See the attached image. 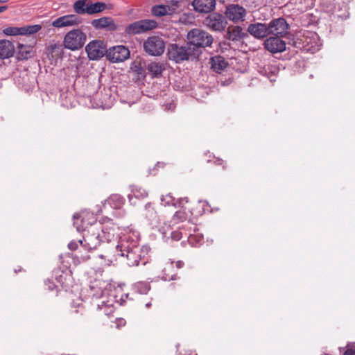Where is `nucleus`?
Here are the masks:
<instances>
[{
    "mask_svg": "<svg viewBox=\"0 0 355 355\" xmlns=\"http://www.w3.org/2000/svg\"><path fill=\"white\" fill-rule=\"evenodd\" d=\"M73 219L78 232H86L83 239L78 240L84 250L89 252L95 250L101 243L109 242L114 236V228L96 225V219L93 214L75 213Z\"/></svg>",
    "mask_w": 355,
    "mask_h": 355,
    "instance_id": "1",
    "label": "nucleus"
},
{
    "mask_svg": "<svg viewBox=\"0 0 355 355\" xmlns=\"http://www.w3.org/2000/svg\"><path fill=\"white\" fill-rule=\"evenodd\" d=\"M187 37L193 55H196L198 59L202 53L201 49L210 47L214 42V37L211 34L199 28L191 29L188 32Z\"/></svg>",
    "mask_w": 355,
    "mask_h": 355,
    "instance_id": "2",
    "label": "nucleus"
},
{
    "mask_svg": "<svg viewBox=\"0 0 355 355\" xmlns=\"http://www.w3.org/2000/svg\"><path fill=\"white\" fill-rule=\"evenodd\" d=\"M140 236L137 231L129 230L124 233L119 239L116 246L118 256L125 258L126 254L133 252L139 245Z\"/></svg>",
    "mask_w": 355,
    "mask_h": 355,
    "instance_id": "3",
    "label": "nucleus"
},
{
    "mask_svg": "<svg viewBox=\"0 0 355 355\" xmlns=\"http://www.w3.org/2000/svg\"><path fill=\"white\" fill-rule=\"evenodd\" d=\"M191 48L187 42L184 46L171 44L168 46L167 56L170 60L176 63H180L184 60L198 59L196 55H193Z\"/></svg>",
    "mask_w": 355,
    "mask_h": 355,
    "instance_id": "4",
    "label": "nucleus"
},
{
    "mask_svg": "<svg viewBox=\"0 0 355 355\" xmlns=\"http://www.w3.org/2000/svg\"><path fill=\"white\" fill-rule=\"evenodd\" d=\"M87 40V35L79 28L69 31L64 36L63 45L71 51L79 50L83 47Z\"/></svg>",
    "mask_w": 355,
    "mask_h": 355,
    "instance_id": "5",
    "label": "nucleus"
},
{
    "mask_svg": "<svg viewBox=\"0 0 355 355\" xmlns=\"http://www.w3.org/2000/svg\"><path fill=\"white\" fill-rule=\"evenodd\" d=\"M150 251V248L148 245H144L136 248L133 252L126 254V263L130 267L145 266L149 261Z\"/></svg>",
    "mask_w": 355,
    "mask_h": 355,
    "instance_id": "6",
    "label": "nucleus"
},
{
    "mask_svg": "<svg viewBox=\"0 0 355 355\" xmlns=\"http://www.w3.org/2000/svg\"><path fill=\"white\" fill-rule=\"evenodd\" d=\"M166 43L164 39L159 36L148 37L144 42V51L152 56H159L165 50Z\"/></svg>",
    "mask_w": 355,
    "mask_h": 355,
    "instance_id": "7",
    "label": "nucleus"
},
{
    "mask_svg": "<svg viewBox=\"0 0 355 355\" xmlns=\"http://www.w3.org/2000/svg\"><path fill=\"white\" fill-rule=\"evenodd\" d=\"M157 26V23L153 19H141L136 21L125 28V33L128 35H135L151 31Z\"/></svg>",
    "mask_w": 355,
    "mask_h": 355,
    "instance_id": "8",
    "label": "nucleus"
},
{
    "mask_svg": "<svg viewBox=\"0 0 355 355\" xmlns=\"http://www.w3.org/2000/svg\"><path fill=\"white\" fill-rule=\"evenodd\" d=\"M85 51L89 60H98L104 55L106 56L107 52L106 43L103 40H92L85 46Z\"/></svg>",
    "mask_w": 355,
    "mask_h": 355,
    "instance_id": "9",
    "label": "nucleus"
},
{
    "mask_svg": "<svg viewBox=\"0 0 355 355\" xmlns=\"http://www.w3.org/2000/svg\"><path fill=\"white\" fill-rule=\"evenodd\" d=\"M204 25L209 30L215 32H222L227 25L225 15L214 12L208 15L203 21Z\"/></svg>",
    "mask_w": 355,
    "mask_h": 355,
    "instance_id": "10",
    "label": "nucleus"
},
{
    "mask_svg": "<svg viewBox=\"0 0 355 355\" xmlns=\"http://www.w3.org/2000/svg\"><path fill=\"white\" fill-rule=\"evenodd\" d=\"M224 14L226 19H228L236 24L245 21L247 11L244 7L239 4L230 3L225 6Z\"/></svg>",
    "mask_w": 355,
    "mask_h": 355,
    "instance_id": "11",
    "label": "nucleus"
},
{
    "mask_svg": "<svg viewBox=\"0 0 355 355\" xmlns=\"http://www.w3.org/2000/svg\"><path fill=\"white\" fill-rule=\"evenodd\" d=\"M267 24L268 35L285 37L288 33L290 26L283 17L273 19Z\"/></svg>",
    "mask_w": 355,
    "mask_h": 355,
    "instance_id": "12",
    "label": "nucleus"
},
{
    "mask_svg": "<svg viewBox=\"0 0 355 355\" xmlns=\"http://www.w3.org/2000/svg\"><path fill=\"white\" fill-rule=\"evenodd\" d=\"M130 52L128 47L123 45H117L107 49V59L112 63L122 62L130 57Z\"/></svg>",
    "mask_w": 355,
    "mask_h": 355,
    "instance_id": "13",
    "label": "nucleus"
},
{
    "mask_svg": "<svg viewBox=\"0 0 355 355\" xmlns=\"http://www.w3.org/2000/svg\"><path fill=\"white\" fill-rule=\"evenodd\" d=\"M308 35H311V37L304 35L301 38H297L296 40H294L293 46L296 48L304 49L307 51L314 52L318 50V35L315 33H308Z\"/></svg>",
    "mask_w": 355,
    "mask_h": 355,
    "instance_id": "14",
    "label": "nucleus"
},
{
    "mask_svg": "<svg viewBox=\"0 0 355 355\" xmlns=\"http://www.w3.org/2000/svg\"><path fill=\"white\" fill-rule=\"evenodd\" d=\"M180 6V1L178 0H171L168 4L155 5L151 8V13L153 16L164 17L166 15H173L177 12V9Z\"/></svg>",
    "mask_w": 355,
    "mask_h": 355,
    "instance_id": "15",
    "label": "nucleus"
},
{
    "mask_svg": "<svg viewBox=\"0 0 355 355\" xmlns=\"http://www.w3.org/2000/svg\"><path fill=\"white\" fill-rule=\"evenodd\" d=\"M82 22L81 18L77 15L71 14L61 16L52 21L51 25L55 28H63L79 25Z\"/></svg>",
    "mask_w": 355,
    "mask_h": 355,
    "instance_id": "16",
    "label": "nucleus"
},
{
    "mask_svg": "<svg viewBox=\"0 0 355 355\" xmlns=\"http://www.w3.org/2000/svg\"><path fill=\"white\" fill-rule=\"evenodd\" d=\"M282 37H270L264 42L265 49L272 53H281L286 49V42Z\"/></svg>",
    "mask_w": 355,
    "mask_h": 355,
    "instance_id": "17",
    "label": "nucleus"
},
{
    "mask_svg": "<svg viewBox=\"0 0 355 355\" xmlns=\"http://www.w3.org/2000/svg\"><path fill=\"white\" fill-rule=\"evenodd\" d=\"M247 33L256 39H263L268 35V24L261 22L250 24L248 26Z\"/></svg>",
    "mask_w": 355,
    "mask_h": 355,
    "instance_id": "18",
    "label": "nucleus"
},
{
    "mask_svg": "<svg viewBox=\"0 0 355 355\" xmlns=\"http://www.w3.org/2000/svg\"><path fill=\"white\" fill-rule=\"evenodd\" d=\"M216 0H193V10L201 14H210L216 7Z\"/></svg>",
    "mask_w": 355,
    "mask_h": 355,
    "instance_id": "19",
    "label": "nucleus"
},
{
    "mask_svg": "<svg viewBox=\"0 0 355 355\" xmlns=\"http://www.w3.org/2000/svg\"><path fill=\"white\" fill-rule=\"evenodd\" d=\"M92 25L96 30L106 29L109 31H115L117 29V25L110 17H103L94 19L92 21Z\"/></svg>",
    "mask_w": 355,
    "mask_h": 355,
    "instance_id": "20",
    "label": "nucleus"
},
{
    "mask_svg": "<svg viewBox=\"0 0 355 355\" xmlns=\"http://www.w3.org/2000/svg\"><path fill=\"white\" fill-rule=\"evenodd\" d=\"M225 38L233 42H238L248 37V34L243 31L240 26H229L227 28Z\"/></svg>",
    "mask_w": 355,
    "mask_h": 355,
    "instance_id": "21",
    "label": "nucleus"
},
{
    "mask_svg": "<svg viewBox=\"0 0 355 355\" xmlns=\"http://www.w3.org/2000/svg\"><path fill=\"white\" fill-rule=\"evenodd\" d=\"M15 46L7 40H0V59L4 60L13 56Z\"/></svg>",
    "mask_w": 355,
    "mask_h": 355,
    "instance_id": "22",
    "label": "nucleus"
},
{
    "mask_svg": "<svg viewBox=\"0 0 355 355\" xmlns=\"http://www.w3.org/2000/svg\"><path fill=\"white\" fill-rule=\"evenodd\" d=\"M34 56V51L32 46L24 45L20 43L17 44L16 59L17 60H26Z\"/></svg>",
    "mask_w": 355,
    "mask_h": 355,
    "instance_id": "23",
    "label": "nucleus"
},
{
    "mask_svg": "<svg viewBox=\"0 0 355 355\" xmlns=\"http://www.w3.org/2000/svg\"><path fill=\"white\" fill-rule=\"evenodd\" d=\"M209 64L211 69L218 73H220L228 66V62L222 55L211 57L209 60Z\"/></svg>",
    "mask_w": 355,
    "mask_h": 355,
    "instance_id": "24",
    "label": "nucleus"
},
{
    "mask_svg": "<svg viewBox=\"0 0 355 355\" xmlns=\"http://www.w3.org/2000/svg\"><path fill=\"white\" fill-rule=\"evenodd\" d=\"M125 199L119 194H112L105 201V205H109L114 209H121L125 204Z\"/></svg>",
    "mask_w": 355,
    "mask_h": 355,
    "instance_id": "25",
    "label": "nucleus"
},
{
    "mask_svg": "<svg viewBox=\"0 0 355 355\" xmlns=\"http://www.w3.org/2000/svg\"><path fill=\"white\" fill-rule=\"evenodd\" d=\"M73 308V309L71 311L73 319L78 323L84 322L86 320L87 317L85 314L86 310L83 304H78L77 306L78 309H76V307Z\"/></svg>",
    "mask_w": 355,
    "mask_h": 355,
    "instance_id": "26",
    "label": "nucleus"
},
{
    "mask_svg": "<svg viewBox=\"0 0 355 355\" xmlns=\"http://www.w3.org/2000/svg\"><path fill=\"white\" fill-rule=\"evenodd\" d=\"M148 70L149 73L153 78L161 76L163 71L165 69L164 64L160 62H153L148 65Z\"/></svg>",
    "mask_w": 355,
    "mask_h": 355,
    "instance_id": "27",
    "label": "nucleus"
},
{
    "mask_svg": "<svg viewBox=\"0 0 355 355\" xmlns=\"http://www.w3.org/2000/svg\"><path fill=\"white\" fill-rule=\"evenodd\" d=\"M90 0H78L73 3L74 12L78 15L88 14V5Z\"/></svg>",
    "mask_w": 355,
    "mask_h": 355,
    "instance_id": "28",
    "label": "nucleus"
},
{
    "mask_svg": "<svg viewBox=\"0 0 355 355\" xmlns=\"http://www.w3.org/2000/svg\"><path fill=\"white\" fill-rule=\"evenodd\" d=\"M188 242L193 247H198L204 243V236L198 231L194 230L188 236Z\"/></svg>",
    "mask_w": 355,
    "mask_h": 355,
    "instance_id": "29",
    "label": "nucleus"
},
{
    "mask_svg": "<svg viewBox=\"0 0 355 355\" xmlns=\"http://www.w3.org/2000/svg\"><path fill=\"white\" fill-rule=\"evenodd\" d=\"M132 290L137 293L145 295L150 290V284L146 281L138 282L132 285Z\"/></svg>",
    "mask_w": 355,
    "mask_h": 355,
    "instance_id": "30",
    "label": "nucleus"
},
{
    "mask_svg": "<svg viewBox=\"0 0 355 355\" xmlns=\"http://www.w3.org/2000/svg\"><path fill=\"white\" fill-rule=\"evenodd\" d=\"M107 8V5L104 2L97 1L92 3L91 1L88 5V15H94L103 12Z\"/></svg>",
    "mask_w": 355,
    "mask_h": 355,
    "instance_id": "31",
    "label": "nucleus"
},
{
    "mask_svg": "<svg viewBox=\"0 0 355 355\" xmlns=\"http://www.w3.org/2000/svg\"><path fill=\"white\" fill-rule=\"evenodd\" d=\"M146 218L151 224L157 220V214L151 202H148L145 205Z\"/></svg>",
    "mask_w": 355,
    "mask_h": 355,
    "instance_id": "32",
    "label": "nucleus"
},
{
    "mask_svg": "<svg viewBox=\"0 0 355 355\" xmlns=\"http://www.w3.org/2000/svg\"><path fill=\"white\" fill-rule=\"evenodd\" d=\"M53 272L55 274L56 282L59 283L62 287H67V284L66 281L68 274L65 273L64 270L63 269H61V268L58 269H55Z\"/></svg>",
    "mask_w": 355,
    "mask_h": 355,
    "instance_id": "33",
    "label": "nucleus"
},
{
    "mask_svg": "<svg viewBox=\"0 0 355 355\" xmlns=\"http://www.w3.org/2000/svg\"><path fill=\"white\" fill-rule=\"evenodd\" d=\"M42 29V26L40 24L30 25L21 27V35H29L35 34Z\"/></svg>",
    "mask_w": 355,
    "mask_h": 355,
    "instance_id": "34",
    "label": "nucleus"
},
{
    "mask_svg": "<svg viewBox=\"0 0 355 355\" xmlns=\"http://www.w3.org/2000/svg\"><path fill=\"white\" fill-rule=\"evenodd\" d=\"M131 69L132 73L135 75L137 80H141L145 79L146 76V71L140 64H135L132 66Z\"/></svg>",
    "mask_w": 355,
    "mask_h": 355,
    "instance_id": "35",
    "label": "nucleus"
},
{
    "mask_svg": "<svg viewBox=\"0 0 355 355\" xmlns=\"http://www.w3.org/2000/svg\"><path fill=\"white\" fill-rule=\"evenodd\" d=\"M97 308L98 310L103 311L105 315H108L113 309V305L109 301L107 302L102 301L101 304L97 305Z\"/></svg>",
    "mask_w": 355,
    "mask_h": 355,
    "instance_id": "36",
    "label": "nucleus"
},
{
    "mask_svg": "<svg viewBox=\"0 0 355 355\" xmlns=\"http://www.w3.org/2000/svg\"><path fill=\"white\" fill-rule=\"evenodd\" d=\"M162 202L164 203L165 205L168 206H174L175 207H177L176 203H177V198L173 197L172 196V193H168L165 196H162L161 198Z\"/></svg>",
    "mask_w": 355,
    "mask_h": 355,
    "instance_id": "37",
    "label": "nucleus"
},
{
    "mask_svg": "<svg viewBox=\"0 0 355 355\" xmlns=\"http://www.w3.org/2000/svg\"><path fill=\"white\" fill-rule=\"evenodd\" d=\"M205 204H207L206 201L199 200L197 203L196 209H192L191 210V214L195 216H200L203 214L205 211V209L204 208Z\"/></svg>",
    "mask_w": 355,
    "mask_h": 355,
    "instance_id": "38",
    "label": "nucleus"
},
{
    "mask_svg": "<svg viewBox=\"0 0 355 355\" xmlns=\"http://www.w3.org/2000/svg\"><path fill=\"white\" fill-rule=\"evenodd\" d=\"M3 33L8 36L21 35V27H7L3 30Z\"/></svg>",
    "mask_w": 355,
    "mask_h": 355,
    "instance_id": "39",
    "label": "nucleus"
},
{
    "mask_svg": "<svg viewBox=\"0 0 355 355\" xmlns=\"http://www.w3.org/2000/svg\"><path fill=\"white\" fill-rule=\"evenodd\" d=\"M49 51L53 55V56L58 57L63 53V47L59 44H54L51 45Z\"/></svg>",
    "mask_w": 355,
    "mask_h": 355,
    "instance_id": "40",
    "label": "nucleus"
},
{
    "mask_svg": "<svg viewBox=\"0 0 355 355\" xmlns=\"http://www.w3.org/2000/svg\"><path fill=\"white\" fill-rule=\"evenodd\" d=\"M187 218V214L186 211L182 210L177 211L173 217V219L176 223H180L185 220Z\"/></svg>",
    "mask_w": 355,
    "mask_h": 355,
    "instance_id": "41",
    "label": "nucleus"
},
{
    "mask_svg": "<svg viewBox=\"0 0 355 355\" xmlns=\"http://www.w3.org/2000/svg\"><path fill=\"white\" fill-rule=\"evenodd\" d=\"M60 259L61 260V263L62 264V269L68 270L69 268L70 261L72 259L71 255L69 254L64 256L60 255Z\"/></svg>",
    "mask_w": 355,
    "mask_h": 355,
    "instance_id": "42",
    "label": "nucleus"
},
{
    "mask_svg": "<svg viewBox=\"0 0 355 355\" xmlns=\"http://www.w3.org/2000/svg\"><path fill=\"white\" fill-rule=\"evenodd\" d=\"M171 238L173 241H178L182 238V232L180 230L173 231L171 233Z\"/></svg>",
    "mask_w": 355,
    "mask_h": 355,
    "instance_id": "43",
    "label": "nucleus"
},
{
    "mask_svg": "<svg viewBox=\"0 0 355 355\" xmlns=\"http://www.w3.org/2000/svg\"><path fill=\"white\" fill-rule=\"evenodd\" d=\"M343 355H355V343L348 344Z\"/></svg>",
    "mask_w": 355,
    "mask_h": 355,
    "instance_id": "44",
    "label": "nucleus"
},
{
    "mask_svg": "<svg viewBox=\"0 0 355 355\" xmlns=\"http://www.w3.org/2000/svg\"><path fill=\"white\" fill-rule=\"evenodd\" d=\"M208 162H212L215 165H217V166H222L223 169H225L227 168L225 164V161L220 157H216L215 156H214L213 161H211L209 159V160H208Z\"/></svg>",
    "mask_w": 355,
    "mask_h": 355,
    "instance_id": "45",
    "label": "nucleus"
},
{
    "mask_svg": "<svg viewBox=\"0 0 355 355\" xmlns=\"http://www.w3.org/2000/svg\"><path fill=\"white\" fill-rule=\"evenodd\" d=\"M177 207H183L184 205L189 202V198L187 197L180 198L177 199Z\"/></svg>",
    "mask_w": 355,
    "mask_h": 355,
    "instance_id": "46",
    "label": "nucleus"
},
{
    "mask_svg": "<svg viewBox=\"0 0 355 355\" xmlns=\"http://www.w3.org/2000/svg\"><path fill=\"white\" fill-rule=\"evenodd\" d=\"M134 195L136 198H146L148 196V192L145 190H143L141 192L140 190H137L134 192Z\"/></svg>",
    "mask_w": 355,
    "mask_h": 355,
    "instance_id": "47",
    "label": "nucleus"
},
{
    "mask_svg": "<svg viewBox=\"0 0 355 355\" xmlns=\"http://www.w3.org/2000/svg\"><path fill=\"white\" fill-rule=\"evenodd\" d=\"M78 243H80V242H78V241H71L69 243L68 248L71 251L76 250L78 248Z\"/></svg>",
    "mask_w": 355,
    "mask_h": 355,
    "instance_id": "48",
    "label": "nucleus"
},
{
    "mask_svg": "<svg viewBox=\"0 0 355 355\" xmlns=\"http://www.w3.org/2000/svg\"><path fill=\"white\" fill-rule=\"evenodd\" d=\"M45 285L49 291H53L58 287V286L55 285V284L53 281H51L50 279H48L45 282Z\"/></svg>",
    "mask_w": 355,
    "mask_h": 355,
    "instance_id": "49",
    "label": "nucleus"
},
{
    "mask_svg": "<svg viewBox=\"0 0 355 355\" xmlns=\"http://www.w3.org/2000/svg\"><path fill=\"white\" fill-rule=\"evenodd\" d=\"M105 223H109L110 225H114V223H112V219H111L107 216L101 218V219L100 220V223L99 224L96 223V225H100L101 226H103V225Z\"/></svg>",
    "mask_w": 355,
    "mask_h": 355,
    "instance_id": "50",
    "label": "nucleus"
},
{
    "mask_svg": "<svg viewBox=\"0 0 355 355\" xmlns=\"http://www.w3.org/2000/svg\"><path fill=\"white\" fill-rule=\"evenodd\" d=\"M173 263H174V262L171 263L172 266H173ZM175 265L178 269H180V268H183V266H184V263L182 261L179 260V261H177L175 262Z\"/></svg>",
    "mask_w": 355,
    "mask_h": 355,
    "instance_id": "51",
    "label": "nucleus"
},
{
    "mask_svg": "<svg viewBox=\"0 0 355 355\" xmlns=\"http://www.w3.org/2000/svg\"><path fill=\"white\" fill-rule=\"evenodd\" d=\"M79 259H80L83 261H87L90 259V256L89 254H80V256H78Z\"/></svg>",
    "mask_w": 355,
    "mask_h": 355,
    "instance_id": "52",
    "label": "nucleus"
},
{
    "mask_svg": "<svg viewBox=\"0 0 355 355\" xmlns=\"http://www.w3.org/2000/svg\"><path fill=\"white\" fill-rule=\"evenodd\" d=\"M126 322L125 320L121 318L118 320L117 327H119L120 326H124Z\"/></svg>",
    "mask_w": 355,
    "mask_h": 355,
    "instance_id": "53",
    "label": "nucleus"
},
{
    "mask_svg": "<svg viewBox=\"0 0 355 355\" xmlns=\"http://www.w3.org/2000/svg\"><path fill=\"white\" fill-rule=\"evenodd\" d=\"M24 270L20 266H18L17 268H15L14 269V272L17 274V273L24 271Z\"/></svg>",
    "mask_w": 355,
    "mask_h": 355,
    "instance_id": "54",
    "label": "nucleus"
},
{
    "mask_svg": "<svg viewBox=\"0 0 355 355\" xmlns=\"http://www.w3.org/2000/svg\"><path fill=\"white\" fill-rule=\"evenodd\" d=\"M177 277H178V275L176 274H175V275H171V277L170 278H168L166 276L164 277V279L165 280H173V279H176Z\"/></svg>",
    "mask_w": 355,
    "mask_h": 355,
    "instance_id": "55",
    "label": "nucleus"
},
{
    "mask_svg": "<svg viewBox=\"0 0 355 355\" xmlns=\"http://www.w3.org/2000/svg\"><path fill=\"white\" fill-rule=\"evenodd\" d=\"M8 8V6H0V13L1 12H3L6 10H7Z\"/></svg>",
    "mask_w": 355,
    "mask_h": 355,
    "instance_id": "56",
    "label": "nucleus"
},
{
    "mask_svg": "<svg viewBox=\"0 0 355 355\" xmlns=\"http://www.w3.org/2000/svg\"><path fill=\"white\" fill-rule=\"evenodd\" d=\"M338 17H340L342 19H347L349 17V13H347V15H345L344 17L343 16H340V15H338Z\"/></svg>",
    "mask_w": 355,
    "mask_h": 355,
    "instance_id": "57",
    "label": "nucleus"
},
{
    "mask_svg": "<svg viewBox=\"0 0 355 355\" xmlns=\"http://www.w3.org/2000/svg\"><path fill=\"white\" fill-rule=\"evenodd\" d=\"M151 305H152V304H151V303H150V302H148V303H146V308H150V307L151 306Z\"/></svg>",
    "mask_w": 355,
    "mask_h": 355,
    "instance_id": "58",
    "label": "nucleus"
},
{
    "mask_svg": "<svg viewBox=\"0 0 355 355\" xmlns=\"http://www.w3.org/2000/svg\"><path fill=\"white\" fill-rule=\"evenodd\" d=\"M8 0H0V3L7 2Z\"/></svg>",
    "mask_w": 355,
    "mask_h": 355,
    "instance_id": "59",
    "label": "nucleus"
},
{
    "mask_svg": "<svg viewBox=\"0 0 355 355\" xmlns=\"http://www.w3.org/2000/svg\"><path fill=\"white\" fill-rule=\"evenodd\" d=\"M159 164H160V163H159V162H158V163L156 164V166H159Z\"/></svg>",
    "mask_w": 355,
    "mask_h": 355,
    "instance_id": "60",
    "label": "nucleus"
},
{
    "mask_svg": "<svg viewBox=\"0 0 355 355\" xmlns=\"http://www.w3.org/2000/svg\"><path fill=\"white\" fill-rule=\"evenodd\" d=\"M94 286H90V288H91L92 289V288H94Z\"/></svg>",
    "mask_w": 355,
    "mask_h": 355,
    "instance_id": "61",
    "label": "nucleus"
},
{
    "mask_svg": "<svg viewBox=\"0 0 355 355\" xmlns=\"http://www.w3.org/2000/svg\"><path fill=\"white\" fill-rule=\"evenodd\" d=\"M128 295H129L128 294H126V295H125L126 298H128Z\"/></svg>",
    "mask_w": 355,
    "mask_h": 355,
    "instance_id": "62",
    "label": "nucleus"
}]
</instances>
